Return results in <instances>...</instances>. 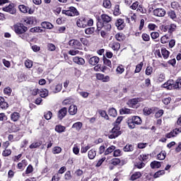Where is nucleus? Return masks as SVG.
Segmentation results:
<instances>
[{"label": "nucleus", "instance_id": "obj_1", "mask_svg": "<svg viewBox=\"0 0 181 181\" xmlns=\"http://www.w3.org/2000/svg\"><path fill=\"white\" fill-rule=\"evenodd\" d=\"M13 28L15 33L17 34L19 37L23 39V40H28V37H29V34L26 33L28 30V27L22 23H17L13 25Z\"/></svg>", "mask_w": 181, "mask_h": 181}, {"label": "nucleus", "instance_id": "obj_2", "mask_svg": "<svg viewBox=\"0 0 181 181\" xmlns=\"http://www.w3.org/2000/svg\"><path fill=\"white\" fill-rule=\"evenodd\" d=\"M127 124L129 129H134L136 125L142 124V119L139 116H132L127 118Z\"/></svg>", "mask_w": 181, "mask_h": 181}, {"label": "nucleus", "instance_id": "obj_3", "mask_svg": "<svg viewBox=\"0 0 181 181\" xmlns=\"http://www.w3.org/2000/svg\"><path fill=\"white\" fill-rule=\"evenodd\" d=\"M122 134V132H121V127H119L118 124H116L110 132L108 138L109 139H115V138H118Z\"/></svg>", "mask_w": 181, "mask_h": 181}, {"label": "nucleus", "instance_id": "obj_4", "mask_svg": "<svg viewBox=\"0 0 181 181\" xmlns=\"http://www.w3.org/2000/svg\"><path fill=\"white\" fill-rule=\"evenodd\" d=\"M62 13L66 16H78L80 15V13L74 6L69 7L68 10H62Z\"/></svg>", "mask_w": 181, "mask_h": 181}, {"label": "nucleus", "instance_id": "obj_5", "mask_svg": "<svg viewBox=\"0 0 181 181\" xmlns=\"http://www.w3.org/2000/svg\"><path fill=\"white\" fill-rule=\"evenodd\" d=\"M96 26L98 32H100L101 29H104L106 32H110L112 28L110 22H97Z\"/></svg>", "mask_w": 181, "mask_h": 181}, {"label": "nucleus", "instance_id": "obj_6", "mask_svg": "<svg viewBox=\"0 0 181 181\" xmlns=\"http://www.w3.org/2000/svg\"><path fill=\"white\" fill-rule=\"evenodd\" d=\"M141 101H142V98H134L132 99H129L127 101V104L130 108H138V103H141Z\"/></svg>", "mask_w": 181, "mask_h": 181}, {"label": "nucleus", "instance_id": "obj_7", "mask_svg": "<svg viewBox=\"0 0 181 181\" xmlns=\"http://www.w3.org/2000/svg\"><path fill=\"white\" fill-rule=\"evenodd\" d=\"M68 45L70 47H72V49H78V50H81V47H83L81 42L74 39L69 40Z\"/></svg>", "mask_w": 181, "mask_h": 181}, {"label": "nucleus", "instance_id": "obj_8", "mask_svg": "<svg viewBox=\"0 0 181 181\" xmlns=\"http://www.w3.org/2000/svg\"><path fill=\"white\" fill-rule=\"evenodd\" d=\"M2 11L4 12H7L11 15H15V13H16V8H15V4L11 3L7 6L3 7Z\"/></svg>", "mask_w": 181, "mask_h": 181}, {"label": "nucleus", "instance_id": "obj_9", "mask_svg": "<svg viewBox=\"0 0 181 181\" xmlns=\"http://www.w3.org/2000/svg\"><path fill=\"white\" fill-rule=\"evenodd\" d=\"M86 59L88 60V63L91 66H97V64H98L100 62V57L97 56L91 57V55L88 54L86 56Z\"/></svg>", "mask_w": 181, "mask_h": 181}, {"label": "nucleus", "instance_id": "obj_10", "mask_svg": "<svg viewBox=\"0 0 181 181\" xmlns=\"http://www.w3.org/2000/svg\"><path fill=\"white\" fill-rule=\"evenodd\" d=\"M161 88H165V90H175V81L172 79H170L161 85Z\"/></svg>", "mask_w": 181, "mask_h": 181}, {"label": "nucleus", "instance_id": "obj_11", "mask_svg": "<svg viewBox=\"0 0 181 181\" xmlns=\"http://www.w3.org/2000/svg\"><path fill=\"white\" fill-rule=\"evenodd\" d=\"M158 110H159V108L156 107H149L147 106L143 109V113H144V115L148 116V115H151V114H155V112H156Z\"/></svg>", "mask_w": 181, "mask_h": 181}, {"label": "nucleus", "instance_id": "obj_12", "mask_svg": "<svg viewBox=\"0 0 181 181\" xmlns=\"http://www.w3.org/2000/svg\"><path fill=\"white\" fill-rule=\"evenodd\" d=\"M115 25L117 30H124L126 26L125 20L124 18H118L116 20Z\"/></svg>", "mask_w": 181, "mask_h": 181}, {"label": "nucleus", "instance_id": "obj_13", "mask_svg": "<svg viewBox=\"0 0 181 181\" xmlns=\"http://www.w3.org/2000/svg\"><path fill=\"white\" fill-rule=\"evenodd\" d=\"M78 28H87V18L84 16L79 17L76 21Z\"/></svg>", "mask_w": 181, "mask_h": 181}, {"label": "nucleus", "instance_id": "obj_14", "mask_svg": "<svg viewBox=\"0 0 181 181\" xmlns=\"http://www.w3.org/2000/svg\"><path fill=\"white\" fill-rule=\"evenodd\" d=\"M18 9L22 13H29L32 15L35 11L29 8V6H25V4H21L18 6Z\"/></svg>", "mask_w": 181, "mask_h": 181}, {"label": "nucleus", "instance_id": "obj_15", "mask_svg": "<svg viewBox=\"0 0 181 181\" xmlns=\"http://www.w3.org/2000/svg\"><path fill=\"white\" fill-rule=\"evenodd\" d=\"M115 39L119 43H122L125 42V40L127 39V36L123 33H117L115 35Z\"/></svg>", "mask_w": 181, "mask_h": 181}, {"label": "nucleus", "instance_id": "obj_16", "mask_svg": "<svg viewBox=\"0 0 181 181\" xmlns=\"http://www.w3.org/2000/svg\"><path fill=\"white\" fill-rule=\"evenodd\" d=\"M153 13L154 16L162 18L166 15V11L163 8H156L153 10Z\"/></svg>", "mask_w": 181, "mask_h": 181}, {"label": "nucleus", "instance_id": "obj_17", "mask_svg": "<svg viewBox=\"0 0 181 181\" xmlns=\"http://www.w3.org/2000/svg\"><path fill=\"white\" fill-rule=\"evenodd\" d=\"M62 88L63 85L62 83H58L57 85L52 84L50 86V90L54 93H60Z\"/></svg>", "mask_w": 181, "mask_h": 181}, {"label": "nucleus", "instance_id": "obj_18", "mask_svg": "<svg viewBox=\"0 0 181 181\" xmlns=\"http://www.w3.org/2000/svg\"><path fill=\"white\" fill-rule=\"evenodd\" d=\"M26 166H28V160L26 159H24L17 164V169H18V170H21V172H23Z\"/></svg>", "mask_w": 181, "mask_h": 181}, {"label": "nucleus", "instance_id": "obj_19", "mask_svg": "<svg viewBox=\"0 0 181 181\" xmlns=\"http://www.w3.org/2000/svg\"><path fill=\"white\" fill-rule=\"evenodd\" d=\"M112 21V17L107 14L103 13L100 16V18L98 19V22H110Z\"/></svg>", "mask_w": 181, "mask_h": 181}, {"label": "nucleus", "instance_id": "obj_20", "mask_svg": "<svg viewBox=\"0 0 181 181\" xmlns=\"http://www.w3.org/2000/svg\"><path fill=\"white\" fill-rule=\"evenodd\" d=\"M36 22V18L33 16L25 17L23 18L25 25H33Z\"/></svg>", "mask_w": 181, "mask_h": 181}, {"label": "nucleus", "instance_id": "obj_21", "mask_svg": "<svg viewBox=\"0 0 181 181\" xmlns=\"http://www.w3.org/2000/svg\"><path fill=\"white\" fill-rule=\"evenodd\" d=\"M67 115V107H62L58 111V119H63Z\"/></svg>", "mask_w": 181, "mask_h": 181}, {"label": "nucleus", "instance_id": "obj_22", "mask_svg": "<svg viewBox=\"0 0 181 181\" xmlns=\"http://www.w3.org/2000/svg\"><path fill=\"white\" fill-rule=\"evenodd\" d=\"M10 118L13 122H18L21 119V113L18 112H13L10 115Z\"/></svg>", "mask_w": 181, "mask_h": 181}, {"label": "nucleus", "instance_id": "obj_23", "mask_svg": "<svg viewBox=\"0 0 181 181\" xmlns=\"http://www.w3.org/2000/svg\"><path fill=\"white\" fill-rule=\"evenodd\" d=\"M74 63L78 64L79 66H84L86 64V60L83 57H75L73 58Z\"/></svg>", "mask_w": 181, "mask_h": 181}, {"label": "nucleus", "instance_id": "obj_24", "mask_svg": "<svg viewBox=\"0 0 181 181\" xmlns=\"http://www.w3.org/2000/svg\"><path fill=\"white\" fill-rule=\"evenodd\" d=\"M9 105L5 101L4 97L0 96V110H8Z\"/></svg>", "mask_w": 181, "mask_h": 181}, {"label": "nucleus", "instance_id": "obj_25", "mask_svg": "<svg viewBox=\"0 0 181 181\" xmlns=\"http://www.w3.org/2000/svg\"><path fill=\"white\" fill-rule=\"evenodd\" d=\"M139 160L144 162V163H148V160H149V154L142 153L138 157Z\"/></svg>", "mask_w": 181, "mask_h": 181}, {"label": "nucleus", "instance_id": "obj_26", "mask_svg": "<svg viewBox=\"0 0 181 181\" xmlns=\"http://www.w3.org/2000/svg\"><path fill=\"white\" fill-rule=\"evenodd\" d=\"M142 177V173L139 171L135 172L133 174H132L129 180L135 181L137 180V179H139Z\"/></svg>", "mask_w": 181, "mask_h": 181}, {"label": "nucleus", "instance_id": "obj_27", "mask_svg": "<svg viewBox=\"0 0 181 181\" xmlns=\"http://www.w3.org/2000/svg\"><path fill=\"white\" fill-rule=\"evenodd\" d=\"M110 47L114 52H118L121 49V44L118 42H113L110 44Z\"/></svg>", "mask_w": 181, "mask_h": 181}, {"label": "nucleus", "instance_id": "obj_28", "mask_svg": "<svg viewBox=\"0 0 181 181\" xmlns=\"http://www.w3.org/2000/svg\"><path fill=\"white\" fill-rule=\"evenodd\" d=\"M150 166L151 169H159V168H161L162 166V163L157 160H153L151 163Z\"/></svg>", "mask_w": 181, "mask_h": 181}, {"label": "nucleus", "instance_id": "obj_29", "mask_svg": "<svg viewBox=\"0 0 181 181\" xmlns=\"http://www.w3.org/2000/svg\"><path fill=\"white\" fill-rule=\"evenodd\" d=\"M97 156V151L95 148H92L88 152V157L89 159L93 160Z\"/></svg>", "mask_w": 181, "mask_h": 181}, {"label": "nucleus", "instance_id": "obj_30", "mask_svg": "<svg viewBox=\"0 0 181 181\" xmlns=\"http://www.w3.org/2000/svg\"><path fill=\"white\" fill-rule=\"evenodd\" d=\"M54 129H55L56 132H58V134H62V133L66 132V127H64L62 124H57L55 126Z\"/></svg>", "mask_w": 181, "mask_h": 181}, {"label": "nucleus", "instance_id": "obj_31", "mask_svg": "<svg viewBox=\"0 0 181 181\" xmlns=\"http://www.w3.org/2000/svg\"><path fill=\"white\" fill-rule=\"evenodd\" d=\"M69 112L70 115H76V114H77V106L74 105H70Z\"/></svg>", "mask_w": 181, "mask_h": 181}, {"label": "nucleus", "instance_id": "obj_32", "mask_svg": "<svg viewBox=\"0 0 181 181\" xmlns=\"http://www.w3.org/2000/svg\"><path fill=\"white\" fill-rule=\"evenodd\" d=\"M161 54L165 60L169 59L170 52H169L166 48H161Z\"/></svg>", "mask_w": 181, "mask_h": 181}, {"label": "nucleus", "instance_id": "obj_33", "mask_svg": "<svg viewBox=\"0 0 181 181\" xmlns=\"http://www.w3.org/2000/svg\"><path fill=\"white\" fill-rule=\"evenodd\" d=\"M98 112L100 115V117H102V118H104L107 120L110 119V117L107 114V111L99 109L98 110Z\"/></svg>", "mask_w": 181, "mask_h": 181}, {"label": "nucleus", "instance_id": "obj_34", "mask_svg": "<svg viewBox=\"0 0 181 181\" xmlns=\"http://www.w3.org/2000/svg\"><path fill=\"white\" fill-rule=\"evenodd\" d=\"M115 149H117V147L114 145L109 146L105 151V156L112 153Z\"/></svg>", "mask_w": 181, "mask_h": 181}, {"label": "nucleus", "instance_id": "obj_35", "mask_svg": "<svg viewBox=\"0 0 181 181\" xmlns=\"http://www.w3.org/2000/svg\"><path fill=\"white\" fill-rule=\"evenodd\" d=\"M168 15L170 19H172L173 21H176L177 19V17L176 16V12L173 10H170L168 11Z\"/></svg>", "mask_w": 181, "mask_h": 181}, {"label": "nucleus", "instance_id": "obj_36", "mask_svg": "<svg viewBox=\"0 0 181 181\" xmlns=\"http://www.w3.org/2000/svg\"><path fill=\"white\" fill-rule=\"evenodd\" d=\"M144 166H146V164L139 160L134 163V168H136V169H143Z\"/></svg>", "mask_w": 181, "mask_h": 181}, {"label": "nucleus", "instance_id": "obj_37", "mask_svg": "<svg viewBox=\"0 0 181 181\" xmlns=\"http://www.w3.org/2000/svg\"><path fill=\"white\" fill-rule=\"evenodd\" d=\"M42 28H44V29H53V28H54L53 24H52L49 22H47V21L42 22Z\"/></svg>", "mask_w": 181, "mask_h": 181}, {"label": "nucleus", "instance_id": "obj_38", "mask_svg": "<svg viewBox=\"0 0 181 181\" xmlns=\"http://www.w3.org/2000/svg\"><path fill=\"white\" fill-rule=\"evenodd\" d=\"M40 96L42 98H46V97H47V95H49V90H47V89H40Z\"/></svg>", "mask_w": 181, "mask_h": 181}, {"label": "nucleus", "instance_id": "obj_39", "mask_svg": "<svg viewBox=\"0 0 181 181\" xmlns=\"http://www.w3.org/2000/svg\"><path fill=\"white\" fill-rule=\"evenodd\" d=\"M103 8H105V9H111V7L112 6V4H111V1L103 0Z\"/></svg>", "mask_w": 181, "mask_h": 181}, {"label": "nucleus", "instance_id": "obj_40", "mask_svg": "<svg viewBox=\"0 0 181 181\" xmlns=\"http://www.w3.org/2000/svg\"><path fill=\"white\" fill-rule=\"evenodd\" d=\"M54 33H64L66 32V27L65 26H61V27H56L54 29Z\"/></svg>", "mask_w": 181, "mask_h": 181}, {"label": "nucleus", "instance_id": "obj_41", "mask_svg": "<svg viewBox=\"0 0 181 181\" xmlns=\"http://www.w3.org/2000/svg\"><path fill=\"white\" fill-rule=\"evenodd\" d=\"M108 115L110 117H113L115 118V117H117V115H118V113L117 112V110H115V108L114 107H110L108 110Z\"/></svg>", "mask_w": 181, "mask_h": 181}, {"label": "nucleus", "instance_id": "obj_42", "mask_svg": "<svg viewBox=\"0 0 181 181\" xmlns=\"http://www.w3.org/2000/svg\"><path fill=\"white\" fill-rule=\"evenodd\" d=\"M114 16H119L121 15V10L119 9V4H117L115 6V8L113 11Z\"/></svg>", "mask_w": 181, "mask_h": 181}, {"label": "nucleus", "instance_id": "obj_43", "mask_svg": "<svg viewBox=\"0 0 181 181\" xmlns=\"http://www.w3.org/2000/svg\"><path fill=\"white\" fill-rule=\"evenodd\" d=\"M177 28V25H176V24L171 23L170 25H168V33H170V35H172V33H173V32L176 30Z\"/></svg>", "mask_w": 181, "mask_h": 181}, {"label": "nucleus", "instance_id": "obj_44", "mask_svg": "<svg viewBox=\"0 0 181 181\" xmlns=\"http://www.w3.org/2000/svg\"><path fill=\"white\" fill-rule=\"evenodd\" d=\"M175 90H181V77H179L174 83Z\"/></svg>", "mask_w": 181, "mask_h": 181}, {"label": "nucleus", "instance_id": "obj_45", "mask_svg": "<svg viewBox=\"0 0 181 181\" xmlns=\"http://www.w3.org/2000/svg\"><path fill=\"white\" fill-rule=\"evenodd\" d=\"M165 172L164 170H158L153 174V179H158V177H160V176H163Z\"/></svg>", "mask_w": 181, "mask_h": 181}, {"label": "nucleus", "instance_id": "obj_46", "mask_svg": "<svg viewBox=\"0 0 181 181\" xmlns=\"http://www.w3.org/2000/svg\"><path fill=\"white\" fill-rule=\"evenodd\" d=\"M134 148L132 144H127L124 148L123 151L124 152H132L134 151Z\"/></svg>", "mask_w": 181, "mask_h": 181}, {"label": "nucleus", "instance_id": "obj_47", "mask_svg": "<svg viewBox=\"0 0 181 181\" xmlns=\"http://www.w3.org/2000/svg\"><path fill=\"white\" fill-rule=\"evenodd\" d=\"M72 128H75L76 131H80L83 128V123L81 122H77L72 125Z\"/></svg>", "mask_w": 181, "mask_h": 181}, {"label": "nucleus", "instance_id": "obj_48", "mask_svg": "<svg viewBox=\"0 0 181 181\" xmlns=\"http://www.w3.org/2000/svg\"><path fill=\"white\" fill-rule=\"evenodd\" d=\"M95 32V27H89L85 29L86 35H93Z\"/></svg>", "mask_w": 181, "mask_h": 181}, {"label": "nucleus", "instance_id": "obj_49", "mask_svg": "<svg viewBox=\"0 0 181 181\" xmlns=\"http://www.w3.org/2000/svg\"><path fill=\"white\" fill-rule=\"evenodd\" d=\"M12 154V150L10 148H4V150L2 152V156H4L5 158L8 156H11Z\"/></svg>", "mask_w": 181, "mask_h": 181}, {"label": "nucleus", "instance_id": "obj_50", "mask_svg": "<svg viewBox=\"0 0 181 181\" xmlns=\"http://www.w3.org/2000/svg\"><path fill=\"white\" fill-rule=\"evenodd\" d=\"M30 32H31V33H42L43 30H42L40 27H34L30 29Z\"/></svg>", "mask_w": 181, "mask_h": 181}, {"label": "nucleus", "instance_id": "obj_51", "mask_svg": "<svg viewBox=\"0 0 181 181\" xmlns=\"http://www.w3.org/2000/svg\"><path fill=\"white\" fill-rule=\"evenodd\" d=\"M125 71V68H124V65L120 64L116 69L117 74H122Z\"/></svg>", "mask_w": 181, "mask_h": 181}, {"label": "nucleus", "instance_id": "obj_52", "mask_svg": "<svg viewBox=\"0 0 181 181\" xmlns=\"http://www.w3.org/2000/svg\"><path fill=\"white\" fill-rule=\"evenodd\" d=\"M136 12H140V13H146V9L144 8V5L139 3L137 6Z\"/></svg>", "mask_w": 181, "mask_h": 181}, {"label": "nucleus", "instance_id": "obj_53", "mask_svg": "<svg viewBox=\"0 0 181 181\" xmlns=\"http://www.w3.org/2000/svg\"><path fill=\"white\" fill-rule=\"evenodd\" d=\"M145 73L146 76H151V74L153 73V68L152 67V66L148 65L146 69Z\"/></svg>", "mask_w": 181, "mask_h": 181}, {"label": "nucleus", "instance_id": "obj_54", "mask_svg": "<svg viewBox=\"0 0 181 181\" xmlns=\"http://www.w3.org/2000/svg\"><path fill=\"white\" fill-rule=\"evenodd\" d=\"M166 158V152L165 151H161L160 153L157 155V159L158 160H164V159Z\"/></svg>", "mask_w": 181, "mask_h": 181}, {"label": "nucleus", "instance_id": "obj_55", "mask_svg": "<svg viewBox=\"0 0 181 181\" xmlns=\"http://www.w3.org/2000/svg\"><path fill=\"white\" fill-rule=\"evenodd\" d=\"M64 180H71L73 179V175H71V171L68 170L64 174Z\"/></svg>", "mask_w": 181, "mask_h": 181}, {"label": "nucleus", "instance_id": "obj_56", "mask_svg": "<svg viewBox=\"0 0 181 181\" xmlns=\"http://www.w3.org/2000/svg\"><path fill=\"white\" fill-rule=\"evenodd\" d=\"M121 164V159L119 158H112L111 160V165H113V166H118V165Z\"/></svg>", "mask_w": 181, "mask_h": 181}, {"label": "nucleus", "instance_id": "obj_57", "mask_svg": "<svg viewBox=\"0 0 181 181\" xmlns=\"http://www.w3.org/2000/svg\"><path fill=\"white\" fill-rule=\"evenodd\" d=\"M142 67H144V62H140L136 66V69L134 70V73H141V70H142Z\"/></svg>", "mask_w": 181, "mask_h": 181}, {"label": "nucleus", "instance_id": "obj_58", "mask_svg": "<svg viewBox=\"0 0 181 181\" xmlns=\"http://www.w3.org/2000/svg\"><path fill=\"white\" fill-rule=\"evenodd\" d=\"M103 64L105 66H107V67H110L111 69V67H112V64H111V60L105 58V57H103Z\"/></svg>", "mask_w": 181, "mask_h": 181}, {"label": "nucleus", "instance_id": "obj_59", "mask_svg": "<svg viewBox=\"0 0 181 181\" xmlns=\"http://www.w3.org/2000/svg\"><path fill=\"white\" fill-rule=\"evenodd\" d=\"M113 156L115 158H118L122 156V151L120 149H115L113 151Z\"/></svg>", "mask_w": 181, "mask_h": 181}, {"label": "nucleus", "instance_id": "obj_60", "mask_svg": "<svg viewBox=\"0 0 181 181\" xmlns=\"http://www.w3.org/2000/svg\"><path fill=\"white\" fill-rule=\"evenodd\" d=\"M24 64L27 69H32L33 66V62H32V60L27 59L25 61Z\"/></svg>", "mask_w": 181, "mask_h": 181}, {"label": "nucleus", "instance_id": "obj_61", "mask_svg": "<svg viewBox=\"0 0 181 181\" xmlns=\"http://www.w3.org/2000/svg\"><path fill=\"white\" fill-rule=\"evenodd\" d=\"M80 42L83 45V46H89L90 45V41L87 38H80Z\"/></svg>", "mask_w": 181, "mask_h": 181}, {"label": "nucleus", "instance_id": "obj_62", "mask_svg": "<svg viewBox=\"0 0 181 181\" xmlns=\"http://www.w3.org/2000/svg\"><path fill=\"white\" fill-rule=\"evenodd\" d=\"M62 153V148L60 146H54L52 148V153H54V155H56L57 153Z\"/></svg>", "mask_w": 181, "mask_h": 181}, {"label": "nucleus", "instance_id": "obj_63", "mask_svg": "<svg viewBox=\"0 0 181 181\" xmlns=\"http://www.w3.org/2000/svg\"><path fill=\"white\" fill-rule=\"evenodd\" d=\"M33 172V165L31 164L28 165L25 170V175H30V173H32Z\"/></svg>", "mask_w": 181, "mask_h": 181}, {"label": "nucleus", "instance_id": "obj_64", "mask_svg": "<svg viewBox=\"0 0 181 181\" xmlns=\"http://www.w3.org/2000/svg\"><path fill=\"white\" fill-rule=\"evenodd\" d=\"M154 114L156 118H160V117L163 115V110H158L157 111L155 112Z\"/></svg>", "mask_w": 181, "mask_h": 181}]
</instances>
